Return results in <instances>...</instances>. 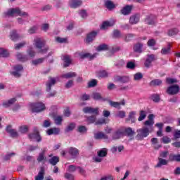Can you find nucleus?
<instances>
[{
	"label": "nucleus",
	"mask_w": 180,
	"mask_h": 180,
	"mask_svg": "<svg viewBox=\"0 0 180 180\" xmlns=\"http://www.w3.org/2000/svg\"><path fill=\"white\" fill-rule=\"evenodd\" d=\"M104 4L105 8L108 9L109 11H112V9H115L116 8V5H115V3L112 1L111 0H104Z\"/></svg>",
	"instance_id": "24"
},
{
	"label": "nucleus",
	"mask_w": 180,
	"mask_h": 180,
	"mask_svg": "<svg viewBox=\"0 0 180 180\" xmlns=\"http://www.w3.org/2000/svg\"><path fill=\"white\" fill-rule=\"evenodd\" d=\"M29 130V128L27 126L23 125L19 127V133H21L22 134L25 133H27V131Z\"/></svg>",
	"instance_id": "51"
},
{
	"label": "nucleus",
	"mask_w": 180,
	"mask_h": 180,
	"mask_svg": "<svg viewBox=\"0 0 180 180\" xmlns=\"http://www.w3.org/2000/svg\"><path fill=\"white\" fill-rule=\"evenodd\" d=\"M169 161L170 162H174V161H176V162H180V154H174V153H170L169 155Z\"/></svg>",
	"instance_id": "23"
},
{
	"label": "nucleus",
	"mask_w": 180,
	"mask_h": 180,
	"mask_svg": "<svg viewBox=\"0 0 180 180\" xmlns=\"http://www.w3.org/2000/svg\"><path fill=\"white\" fill-rule=\"evenodd\" d=\"M134 37V34H127L124 37V41H131Z\"/></svg>",
	"instance_id": "54"
},
{
	"label": "nucleus",
	"mask_w": 180,
	"mask_h": 180,
	"mask_svg": "<svg viewBox=\"0 0 180 180\" xmlns=\"http://www.w3.org/2000/svg\"><path fill=\"white\" fill-rule=\"evenodd\" d=\"M52 117H53L55 124H56L57 126H61L63 123V116L58 115L55 117L54 115H53Z\"/></svg>",
	"instance_id": "32"
},
{
	"label": "nucleus",
	"mask_w": 180,
	"mask_h": 180,
	"mask_svg": "<svg viewBox=\"0 0 180 180\" xmlns=\"http://www.w3.org/2000/svg\"><path fill=\"white\" fill-rule=\"evenodd\" d=\"M147 117V112L145 110H141L139 112V117L138 118L139 122H142V120H144Z\"/></svg>",
	"instance_id": "40"
},
{
	"label": "nucleus",
	"mask_w": 180,
	"mask_h": 180,
	"mask_svg": "<svg viewBox=\"0 0 180 180\" xmlns=\"http://www.w3.org/2000/svg\"><path fill=\"white\" fill-rule=\"evenodd\" d=\"M161 84H162V81H161L160 79H154L150 82V86H160V85H161Z\"/></svg>",
	"instance_id": "41"
},
{
	"label": "nucleus",
	"mask_w": 180,
	"mask_h": 180,
	"mask_svg": "<svg viewBox=\"0 0 180 180\" xmlns=\"http://www.w3.org/2000/svg\"><path fill=\"white\" fill-rule=\"evenodd\" d=\"M143 47H144V44L141 42H138L134 45L133 50L135 53H143Z\"/></svg>",
	"instance_id": "20"
},
{
	"label": "nucleus",
	"mask_w": 180,
	"mask_h": 180,
	"mask_svg": "<svg viewBox=\"0 0 180 180\" xmlns=\"http://www.w3.org/2000/svg\"><path fill=\"white\" fill-rule=\"evenodd\" d=\"M92 98L95 101H101V99H103L102 95L100 93H93L92 94Z\"/></svg>",
	"instance_id": "49"
},
{
	"label": "nucleus",
	"mask_w": 180,
	"mask_h": 180,
	"mask_svg": "<svg viewBox=\"0 0 180 180\" xmlns=\"http://www.w3.org/2000/svg\"><path fill=\"white\" fill-rule=\"evenodd\" d=\"M137 135L136 136V140L141 141L143 140L147 137L150 133H153V131H150L147 128V127H143L141 129L136 130Z\"/></svg>",
	"instance_id": "1"
},
{
	"label": "nucleus",
	"mask_w": 180,
	"mask_h": 180,
	"mask_svg": "<svg viewBox=\"0 0 180 180\" xmlns=\"http://www.w3.org/2000/svg\"><path fill=\"white\" fill-rule=\"evenodd\" d=\"M97 75L100 78H108V77H109V73L105 70H100L97 72Z\"/></svg>",
	"instance_id": "38"
},
{
	"label": "nucleus",
	"mask_w": 180,
	"mask_h": 180,
	"mask_svg": "<svg viewBox=\"0 0 180 180\" xmlns=\"http://www.w3.org/2000/svg\"><path fill=\"white\" fill-rule=\"evenodd\" d=\"M61 131L59 127H52L46 130L48 136H58Z\"/></svg>",
	"instance_id": "12"
},
{
	"label": "nucleus",
	"mask_w": 180,
	"mask_h": 180,
	"mask_svg": "<svg viewBox=\"0 0 180 180\" xmlns=\"http://www.w3.org/2000/svg\"><path fill=\"white\" fill-rule=\"evenodd\" d=\"M117 117H120V119H124L126 117V112L124 111H118L116 114Z\"/></svg>",
	"instance_id": "56"
},
{
	"label": "nucleus",
	"mask_w": 180,
	"mask_h": 180,
	"mask_svg": "<svg viewBox=\"0 0 180 180\" xmlns=\"http://www.w3.org/2000/svg\"><path fill=\"white\" fill-rule=\"evenodd\" d=\"M6 16H29V15L19 8H11L6 13Z\"/></svg>",
	"instance_id": "3"
},
{
	"label": "nucleus",
	"mask_w": 180,
	"mask_h": 180,
	"mask_svg": "<svg viewBox=\"0 0 180 180\" xmlns=\"http://www.w3.org/2000/svg\"><path fill=\"white\" fill-rule=\"evenodd\" d=\"M108 45L105 44H102L101 45H99L96 49V51H105L106 50H108Z\"/></svg>",
	"instance_id": "42"
},
{
	"label": "nucleus",
	"mask_w": 180,
	"mask_h": 180,
	"mask_svg": "<svg viewBox=\"0 0 180 180\" xmlns=\"http://www.w3.org/2000/svg\"><path fill=\"white\" fill-rule=\"evenodd\" d=\"M57 84V77H53L51 76H49L48 77V81L46 83V88H49V89H51L52 86H54Z\"/></svg>",
	"instance_id": "16"
},
{
	"label": "nucleus",
	"mask_w": 180,
	"mask_h": 180,
	"mask_svg": "<svg viewBox=\"0 0 180 180\" xmlns=\"http://www.w3.org/2000/svg\"><path fill=\"white\" fill-rule=\"evenodd\" d=\"M6 130L7 133H9V134H11L12 137L18 136V131H16V129H12L11 126H8Z\"/></svg>",
	"instance_id": "30"
},
{
	"label": "nucleus",
	"mask_w": 180,
	"mask_h": 180,
	"mask_svg": "<svg viewBox=\"0 0 180 180\" xmlns=\"http://www.w3.org/2000/svg\"><path fill=\"white\" fill-rule=\"evenodd\" d=\"M124 133L122 130H117L116 132H115L112 135V139L113 140H119V139H121V137H123Z\"/></svg>",
	"instance_id": "31"
},
{
	"label": "nucleus",
	"mask_w": 180,
	"mask_h": 180,
	"mask_svg": "<svg viewBox=\"0 0 180 180\" xmlns=\"http://www.w3.org/2000/svg\"><path fill=\"white\" fill-rule=\"evenodd\" d=\"M115 25V21H105L103 22L101 28L103 30L108 29V27H112Z\"/></svg>",
	"instance_id": "33"
},
{
	"label": "nucleus",
	"mask_w": 180,
	"mask_h": 180,
	"mask_svg": "<svg viewBox=\"0 0 180 180\" xmlns=\"http://www.w3.org/2000/svg\"><path fill=\"white\" fill-rule=\"evenodd\" d=\"M133 8H134V6L133 5H126L125 6L122 7L120 12L121 15H124V16H127V15H130V13H131Z\"/></svg>",
	"instance_id": "9"
},
{
	"label": "nucleus",
	"mask_w": 180,
	"mask_h": 180,
	"mask_svg": "<svg viewBox=\"0 0 180 180\" xmlns=\"http://www.w3.org/2000/svg\"><path fill=\"white\" fill-rule=\"evenodd\" d=\"M69 5H70V8L75 9L77 8H79V6H81V5H82V1H81V0H70Z\"/></svg>",
	"instance_id": "21"
},
{
	"label": "nucleus",
	"mask_w": 180,
	"mask_h": 180,
	"mask_svg": "<svg viewBox=\"0 0 180 180\" xmlns=\"http://www.w3.org/2000/svg\"><path fill=\"white\" fill-rule=\"evenodd\" d=\"M167 92L169 95H176L179 92V86L178 84L170 86L167 88Z\"/></svg>",
	"instance_id": "11"
},
{
	"label": "nucleus",
	"mask_w": 180,
	"mask_h": 180,
	"mask_svg": "<svg viewBox=\"0 0 180 180\" xmlns=\"http://www.w3.org/2000/svg\"><path fill=\"white\" fill-rule=\"evenodd\" d=\"M148 120L143 122L145 127L151 131H154V114H150L148 117Z\"/></svg>",
	"instance_id": "6"
},
{
	"label": "nucleus",
	"mask_w": 180,
	"mask_h": 180,
	"mask_svg": "<svg viewBox=\"0 0 180 180\" xmlns=\"http://www.w3.org/2000/svg\"><path fill=\"white\" fill-rule=\"evenodd\" d=\"M130 81L129 76L117 75L114 77V82H120V84H127Z\"/></svg>",
	"instance_id": "10"
},
{
	"label": "nucleus",
	"mask_w": 180,
	"mask_h": 180,
	"mask_svg": "<svg viewBox=\"0 0 180 180\" xmlns=\"http://www.w3.org/2000/svg\"><path fill=\"white\" fill-rule=\"evenodd\" d=\"M29 109L32 113H39L44 110V104L41 102L30 103Z\"/></svg>",
	"instance_id": "2"
},
{
	"label": "nucleus",
	"mask_w": 180,
	"mask_h": 180,
	"mask_svg": "<svg viewBox=\"0 0 180 180\" xmlns=\"http://www.w3.org/2000/svg\"><path fill=\"white\" fill-rule=\"evenodd\" d=\"M75 77H77V73L73 72H70L66 74L62 75V78H65L66 79H68L70 78H74Z\"/></svg>",
	"instance_id": "37"
},
{
	"label": "nucleus",
	"mask_w": 180,
	"mask_h": 180,
	"mask_svg": "<svg viewBox=\"0 0 180 180\" xmlns=\"http://www.w3.org/2000/svg\"><path fill=\"white\" fill-rule=\"evenodd\" d=\"M158 162L155 165V168H161L162 165H167L168 162L169 161L165 159H162V158H158Z\"/></svg>",
	"instance_id": "27"
},
{
	"label": "nucleus",
	"mask_w": 180,
	"mask_h": 180,
	"mask_svg": "<svg viewBox=\"0 0 180 180\" xmlns=\"http://www.w3.org/2000/svg\"><path fill=\"white\" fill-rule=\"evenodd\" d=\"M27 54L28 56H22V53H18L17 54V58H18V60H20V61H27V60H29V57L30 58H32V57H34L36 53L34 52V51H33V48L32 47H29L27 51Z\"/></svg>",
	"instance_id": "5"
},
{
	"label": "nucleus",
	"mask_w": 180,
	"mask_h": 180,
	"mask_svg": "<svg viewBox=\"0 0 180 180\" xmlns=\"http://www.w3.org/2000/svg\"><path fill=\"white\" fill-rule=\"evenodd\" d=\"M14 102H16V98H11L8 102L3 103V106H4V108H8V106H11L12 103H14Z\"/></svg>",
	"instance_id": "50"
},
{
	"label": "nucleus",
	"mask_w": 180,
	"mask_h": 180,
	"mask_svg": "<svg viewBox=\"0 0 180 180\" xmlns=\"http://www.w3.org/2000/svg\"><path fill=\"white\" fill-rule=\"evenodd\" d=\"M96 56H98V53H95L94 54H91L89 53H84L80 55V58H89L90 60H94V58H96Z\"/></svg>",
	"instance_id": "25"
},
{
	"label": "nucleus",
	"mask_w": 180,
	"mask_h": 180,
	"mask_svg": "<svg viewBox=\"0 0 180 180\" xmlns=\"http://www.w3.org/2000/svg\"><path fill=\"white\" fill-rule=\"evenodd\" d=\"M140 22V13H135L130 16L129 23L130 25H137Z\"/></svg>",
	"instance_id": "14"
},
{
	"label": "nucleus",
	"mask_w": 180,
	"mask_h": 180,
	"mask_svg": "<svg viewBox=\"0 0 180 180\" xmlns=\"http://www.w3.org/2000/svg\"><path fill=\"white\" fill-rule=\"evenodd\" d=\"M63 60L65 64L63 65V67H68L70 64H71V58H70L69 56H65L63 57Z\"/></svg>",
	"instance_id": "43"
},
{
	"label": "nucleus",
	"mask_w": 180,
	"mask_h": 180,
	"mask_svg": "<svg viewBox=\"0 0 180 180\" xmlns=\"http://www.w3.org/2000/svg\"><path fill=\"white\" fill-rule=\"evenodd\" d=\"M145 23H146V25H155V19L154 17H153V15L147 16L145 18Z\"/></svg>",
	"instance_id": "34"
},
{
	"label": "nucleus",
	"mask_w": 180,
	"mask_h": 180,
	"mask_svg": "<svg viewBox=\"0 0 180 180\" xmlns=\"http://www.w3.org/2000/svg\"><path fill=\"white\" fill-rule=\"evenodd\" d=\"M97 84H98V82L96 81V79H93L88 83V87L94 88V86H96Z\"/></svg>",
	"instance_id": "58"
},
{
	"label": "nucleus",
	"mask_w": 180,
	"mask_h": 180,
	"mask_svg": "<svg viewBox=\"0 0 180 180\" xmlns=\"http://www.w3.org/2000/svg\"><path fill=\"white\" fill-rule=\"evenodd\" d=\"M86 130L87 129L85 126H79L77 129L79 133H86Z\"/></svg>",
	"instance_id": "63"
},
{
	"label": "nucleus",
	"mask_w": 180,
	"mask_h": 180,
	"mask_svg": "<svg viewBox=\"0 0 180 180\" xmlns=\"http://www.w3.org/2000/svg\"><path fill=\"white\" fill-rule=\"evenodd\" d=\"M169 154V152H168V150L162 151L160 153L159 158H167V157H168Z\"/></svg>",
	"instance_id": "60"
},
{
	"label": "nucleus",
	"mask_w": 180,
	"mask_h": 180,
	"mask_svg": "<svg viewBox=\"0 0 180 180\" xmlns=\"http://www.w3.org/2000/svg\"><path fill=\"white\" fill-rule=\"evenodd\" d=\"M134 81H141L143 79V73L137 72L134 75Z\"/></svg>",
	"instance_id": "48"
},
{
	"label": "nucleus",
	"mask_w": 180,
	"mask_h": 180,
	"mask_svg": "<svg viewBox=\"0 0 180 180\" xmlns=\"http://www.w3.org/2000/svg\"><path fill=\"white\" fill-rule=\"evenodd\" d=\"M153 61H155V55H148V57L144 63L145 67H146V68H150V67L152 65L151 63H153Z\"/></svg>",
	"instance_id": "13"
},
{
	"label": "nucleus",
	"mask_w": 180,
	"mask_h": 180,
	"mask_svg": "<svg viewBox=\"0 0 180 180\" xmlns=\"http://www.w3.org/2000/svg\"><path fill=\"white\" fill-rule=\"evenodd\" d=\"M11 40H13V41H16V40H18V39H19V35L16 33V30H13L11 32Z\"/></svg>",
	"instance_id": "45"
},
{
	"label": "nucleus",
	"mask_w": 180,
	"mask_h": 180,
	"mask_svg": "<svg viewBox=\"0 0 180 180\" xmlns=\"http://www.w3.org/2000/svg\"><path fill=\"white\" fill-rule=\"evenodd\" d=\"M136 112L131 111L129 114V117L127 119V121L129 122V120H131V123H135L136 122Z\"/></svg>",
	"instance_id": "35"
},
{
	"label": "nucleus",
	"mask_w": 180,
	"mask_h": 180,
	"mask_svg": "<svg viewBox=\"0 0 180 180\" xmlns=\"http://www.w3.org/2000/svg\"><path fill=\"white\" fill-rule=\"evenodd\" d=\"M34 44L37 49H38L39 53H43L44 51V42L40 38H36L34 39Z\"/></svg>",
	"instance_id": "7"
},
{
	"label": "nucleus",
	"mask_w": 180,
	"mask_h": 180,
	"mask_svg": "<svg viewBox=\"0 0 180 180\" xmlns=\"http://www.w3.org/2000/svg\"><path fill=\"white\" fill-rule=\"evenodd\" d=\"M75 126L76 124L74 122L69 124L66 127V129H65V133H68V131H72V130L75 129Z\"/></svg>",
	"instance_id": "44"
},
{
	"label": "nucleus",
	"mask_w": 180,
	"mask_h": 180,
	"mask_svg": "<svg viewBox=\"0 0 180 180\" xmlns=\"http://www.w3.org/2000/svg\"><path fill=\"white\" fill-rule=\"evenodd\" d=\"M96 34H98V32H95L93 31L91 32H90L86 39H85V43H86V44H89V43H92V41H94V40H95V37H96Z\"/></svg>",
	"instance_id": "15"
},
{
	"label": "nucleus",
	"mask_w": 180,
	"mask_h": 180,
	"mask_svg": "<svg viewBox=\"0 0 180 180\" xmlns=\"http://www.w3.org/2000/svg\"><path fill=\"white\" fill-rule=\"evenodd\" d=\"M127 68L129 70H134L136 68V63L134 62L129 61L127 63Z\"/></svg>",
	"instance_id": "55"
},
{
	"label": "nucleus",
	"mask_w": 180,
	"mask_h": 180,
	"mask_svg": "<svg viewBox=\"0 0 180 180\" xmlns=\"http://www.w3.org/2000/svg\"><path fill=\"white\" fill-rule=\"evenodd\" d=\"M44 61V58H39L34 60H32V64L34 65H38V64H41Z\"/></svg>",
	"instance_id": "62"
},
{
	"label": "nucleus",
	"mask_w": 180,
	"mask_h": 180,
	"mask_svg": "<svg viewBox=\"0 0 180 180\" xmlns=\"http://www.w3.org/2000/svg\"><path fill=\"white\" fill-rule=\"evenodd\" d=\"M150 98L153 102L158 103L161 101V98H160V95L158 94H153L150 96Z\"/></svg>",
	"instance_id": "52"
},
{
	"label": "nucleus",
	"mask_w": 180,
	"mask_h": 180,
	"mask_svg": "<svg viewBox=\"0 0 180 180\" xmlns=\"http://www.w3.org/2000/svg\"><path fill=\"white\" fill-rule=\"evenodd\" d=\"M113 37H115V39H120V37H122V34L120 33V31L117 30H114Z\"/></svg>",
	"instance_id": "57"
},
{
	"label": "nucleus",
	"mask_w": 180,
	"mask_h": 180,
	"mask_svg": "<svg viewBox=\"0 0 180 180\" xmlns=\"http://www.w3.org/2000/svg\"><path fill=\"white\" fill-rule=\"evenodd\" d=\"M94 139H96V140H101L102 139L108 140V135L105 134V133L99 131L94 134Z\"/></svg>",
	"instance_id": "26"
},
{
	"label": "nucleus",
	"mask_w": 180,
	"mask_h": 180,
	"mask_svg": "<svg viewBox=\"0 0 180 180\" xmlns=\"http://www.w3.org/2000/svg\"><path fill=\"white\" fill-rule=\"evenodd\" d=\"M87 122H89V123H95V122H96V115H93L91 116L87 117Z\"/></svg>",
	"instance_id": "53"
},
{
	"label": "nucleus",
	"mask_w": 180,
	"mask_h": 180,
	"mask_svg": "<svg viewBox=\"0 0 180 180\" xmlns=\"http://www.w3.org/2000/svg\"><path fill=\"white\" fill-rule=\"evenodd\" d=\"M161 54L163 56H167L171 54V44H168L167 46H165L161 50Z\"/></svg>",
	"instance_id": "29"
},
{
	"label": "nucleus",
	"mask_w": 180,
	"mask_h": 180,
	"mask_svg": "<svg viewBox=\"0 0 180 180\" xmlns=\"http://www.w3.org/2000/svg\"><path fill=\"white\" fill-rule=\"evenodd\" d=\"M14 70H15V71L12 72L11 74L16 78H18V77H20V71H22V70H23V67L20 65H18L14 67Z\"/></svg>",
	"instance_id": "22"
},
{
	"label": "nucleus",
	"mask_w": 180,
	"mask_h": 180,
	"mask_svg": "<svg viewBox=\"0 0 180 180\" xmlns=\"http://www.w3.org/2000/svg\"><path fill=\"white\" fill-rule=\"evenodd\" d=\"M56 91H51V89H49V87H46V98H53V96H56Z\"/></svg>",
	"instance_id": "39"
},
{
	"label": "nucleus",
	"mask_w": 180,
	"mask_h": 180,
	"mask_svg": "<svg viewBox=\"0 0 180 180\" xmlns=\"http://www.w3.org/2000/svg\"><path fill=\"white\" fill-rule=\"evenodd\" d=\"M44 179V167H41L38 175L35 176V180H43Z\"/></svg>",
	"instance_id": "36"
},
{
	"label": "nucleus",
	"mask_w": 180,
	"mask_h": 180,
	"mask_svg": "<svg viewBox=\"0 0 180 180\" xmlns=\"http://www.w3.org/2000/svg\"><path fill=\"white\" fill-rule=\"evenodd\" d=\"M97 155L94 158H93L94 162H102L103 161V157H106L108 155V148H103L100 149L97 152Z\"/></svg>",
	"instance_id": "4"
},
{
	"label": "nucleus",
	"mask_w": 180,
	"mask_h": 180,
	"mask_svg": "<svg viewBox=\"0 0 180 180\" xmlns=\"http://www.w3.org/2000/svg\"><path fill=\"white\" fill-rule=\"evenodd\" d=\"M50 158L48 160V162L51 165L56 166L58 162H60V158L58 156H53V154L49 155Z\"/></svg>",
	"instance_id": "19"
},
{
	"label": "nucleus",
	"mask_w": 180,
	"mask_h": 180,
	"mask_svg": "<svg viewBox=\"0 0 180 180\" xmlns=\"http://www.w3.org/2000/svg\"><path fill=\"white\" fill-rule=\"evenodd\" d=\"M68 154L71 155L72 158H77L79 155V150L77 148L70 147L68 148Z\"/></svg>",
	"instance_id": "18"
},
{
	"label": "nucleus",
	"mask_w": 180,
	"mask_h": 180,
	"mask_svg": "<svg viewBox=\"0 0 180 180\" xmlns=\"http://www.w3.org/2000/svg\"><path fill=\"white\" fill-rule=\"evenodd\" d=\"M65 178L66 179H69V180H74V175H72L70 173H66V174H65Z\"/></svg>",
	"instance_id": "64"
},
{
	"label": "nucleus",
	"mask_w": 180,
	"mask_h": 180,
	"mask_svg": "<svg viewBox=\"0 0 180 180\" xmlns=\"http://www.w3.org/2000/svg\"><path fill=\"white\" fill-rule=\"evenodd\" d=\"M161 141H162L164 144H168L169 143H171V139H169L168 136H163L161 139Z\"/></svg>",
	"instance_id": "61"
},
{
	"label": "nucleus",
	"mask_w": 180,
	"mask_h": 180,
	"mask_svg": "<svg viewBox=\"0 0 180 180\" xmlns=\"http://www.w3.org/2000/svg\"><path fill=\"white\" fill-rule=\"evenodd\" d=\"M178 33H179V30L176 28H173L169 30L168 36H175V34H178Z\"/></svg>",
	"instance_id": "47"
},
{
	"label": "nucleus",
	"mask_w": 180,
	"mask_h": 180,
	"mask_svg": "<svg viewBox=\"0 0 180 180\" xmlns=\"http://www.w3.org/2000/svg\"><path fill=\"white\" fill-rule=\"evenodd\" d=\"M9 56V52L8 50L4 48H0V57H8Z\"/></svg>",
	"instance_id": "46"
},
{
	"label": "nucleus",
	"mask_w": 180,
	"mask_h": 180,
	"mask_svg": "<svg viewBox=\"0 0 180 180\" xmlns=\"http://www.w3.org/2000/svg\"><path fill=\"white\" fill-rule=\"evenodd\" d=\"M29 137L30 140H32L33 141H40L41 140V137H40L37 129H35L34 133L30 134Z\"/></svg>",
	"instance_id": "17"
},
{
	"label": "nucleus",
	"mask_w": 180,
	"mask_h": 180,
	"mask_svg": "<svg viewBox=\"0 0 180 180\" xmlns=\"http://www.w3.org/2000/svg\"><path fill=\"white\" fill-rule=\"evenodd\" d=\"M124 131H125V134H127V136H128V137H130V140H133V139H134V137H133V136H134V134H136V132L134 131H133V129H131V127H128V128L125 129Z\"/></svg>",
	"instance_id": "28"
},
{
	"label": "nucleus",
	"mask_w": 180,
	"mask_h": 180,
	"mask_svg": "<svg viewBox=\"0 0 180 180\" xmlns=\"http://www.w3.org/2000/svg\"><path fill=\"white\" fill-rule=\"evenodd\" d=\"M110 106H112V108H117L118 109H120L121 103L110 101Z\"/></svg>",
	"instance_id": "59"
},
{
	"label": "nucleus",
	"mask_w": 180,
	"mask_h": 180,
	"mask_svg": "<svg viewBox=\"0 0 180 180\" xmlns=\"http://www.w3.org/2000/svg\"><path fill=\"white\" fill-rule=\"evenodd\" d=\"M84 113L89 114V115H95L96 116H98L99 115V108H94L92 107H85L83 108Z\"/></svg>",
	"instance_id": "8"
}]
</instances>
